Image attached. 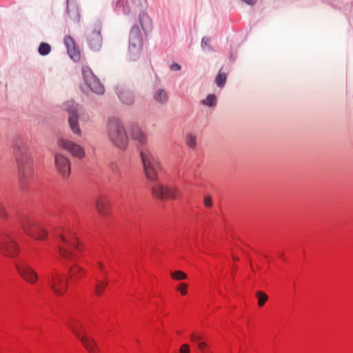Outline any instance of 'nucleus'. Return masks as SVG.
I'll return each mask as SVG.
<instances>
[{"instance_id": "1", "label": "nucleus", "mask_w": 353, "mask_h": 353, "mask_svg": "<svg viewBox=\"0 0 353 353\" xmlns=\"http://www.w3.org/2000/svg\"><path fill=\"white\" fill-rule=\"evenodd\" d=\"M132 139L137 141L144 172L148 179L154 182L152 192L157 199H176L181 196V190L165 184L163 179V168L156 156L153 147L148 143L146 134L138 126L132 128Z\"/></svg>"}, {"instance_id": "2", "label": "nucleus", "mask_w": 353, "mask_h": 353, "mask_svg": "<svg viewBox=\"0 0 353 353\" xmlns=\"http://www.w3.org/2000/svg\"><path fill=\"white\" fill-rule=\"evenodd\" d=\"M11 230L0 232V250L7 256L14 257L19 253V247L14 240L16 230L21 229L27 235L42 240L48 235L43 225L25 213L17 212Z\"/></svg>"}, {"instance_id": "3", "label": "nucleus", "mask_w": 353, "mask_h": 353, "mask_svg": "<svg viewBox=\"0 0 353 353\" xmlns=\"http://www.w3.org/2000/svg\"><path fill=\"white\" fill-rule=\"evenodd\" d=\"M13 154L17 164L19 183L22 188L33 179V161L28 151V141L21 135L12 141Z\"/></svg>"}, {"instance_id": "4", "label": "nucleus", "mask_w": 353, "mask_h": 353, "mask_svg": "<svg viewBox=\"0 0 353 353\" xmlns=\"http://www.w3.org/2000/svg\"><path fill=\"white\" fill-rule=\"evenodd\" d=\"M60 255L65 259L74 261L79 259L82 247L74 233L62 226L55 228L51 233Z\"/></svg>"}, {"instance_id": "5", "label": "nucleus", "mask_w": 353, "mask_h": 353, "mask_svg": "<svg viewBox=\"0 0 353 353\" xmlns=\"http://www.w3.org/2000/svg\"><path fill=\"white\" fill-rule=\"evenodd\" d=\"M146 0H127L113 1L112 6L114 12L123 13L125 15L132 14L137 12L139 14V21L145 33L152 30V23L148 13L143 10L145 7Z\"/></svg>"}, {"instance_id": "6", "label": "nucleus", "mask_w": 353, "mask_h": 353, "mask_svg": "<svg viewBox=\"0 0 353 353\" xmlns=\"http://www.w3.org/2000/svg\"><path fill=\"white\" fill-rule=\"evenodd\" d=\"M107 132L110 141L118 148L125 149L128 144V137L125 130L118 118L112 117L108 120Z\"/></svg>"}, {"instance_id": "7", "label": "nucleus", "mask_w": 353, "mask_h": 353, "mask_svg": "<svg viewBox=\"0 0 353 353\" xmlns=\"http://www.w3.org/2000/svg\"><path fill=\"white\" fill-rule=\"evenodd\" d=\"M67 285L68 278L65 276L54 273L44 276L37 290L40 292L50 288L56 294L61 295L65 292Z\"/></svg>"}, {"instance_id": "8", "label": "nucleus", "mask_w": 353, "mask_h": 353, "mask_svg": "<svg viewBox=\"0 0 353 353\" xmlns=\"http://www.w3.org/2000/svg\"><path fill=\"white\" fill-rule=\"evenodd\" d=\"M143 46L141 30L137 25H134L130 32L129 52L131 59L135 61L140 55Z\"/></svg>"}, {"instance_id": "9", "label": "nucleus", "mask_w": 353, "mask_h": 353, "mask_svg": "<svg viewBox=\"0 0 353 353\" xmlns=\"http://www.w3.org/2000/svg\"><path fill=\"white\" fill-rule=\"evenodd\" d=\"M83 79L89 89L98 94L104 92L103 85L99 79L94 75L90 67L84 65L81 70Z\"/></svg>"}, {"instance_id": "10", "label": "nucleus", "mask_w": 353, "mask_h": 353, "mask_svg": "<svg viewBox=\"0 0 353 353\" xmlns=\"http://www.w3.org/2000/svg\"><path fill=\"white\" fill-rule=\"evenodd\" d=\"M62 107L69 114L68 123L72 132L74 134L81 136V130L78 123L77 104L70 100L64 103Z\"/></svg>"}, {"instance_id": "11", "label": "nucleus", "mask_w": 353, "mask_h": 353, "mask_svg": "<svg viewBox=\"0 0 353 353\" xmlns=\"http://www.w3.org/2000/svg\"><path fill=\"white\" fill-rule=\"evenodd\" d=\"M58 145L60 148L69 152L74 157L81 159L85 155L84 148L82 146L67 138H59Z\"/></svg>"}, {"instance_id": "12", "label": "nucleus", "mask_w": 353, "mask_h": 353, "mask_svg": "<svg viewBox=\"0 0 353 353\" xmlns=\"http://www.w3.org/2000/svg\"><path fill=\"white\" fill-rule=\"evenodd\" d=\"M101 27L97 25L94 28L88 29L86 35V40L90 48L94 51H98L101 49L103 43V39L101 34Z\"/></svg>"}, {"instance_id": "13", "label": "nucleus", "mask_w": 353, "mask_h": 353, "mask_svg": "<svg viewBox=\"0 0 353 353\" xmlns=\"http://www.w3.org/2000/svg\"><path fill=\"white\" fill-rule=\"evenodd\" d=\"M15 267L19 273L30 283H35L38 279L37 273L23 259H19L15 262Z\"/></svg>"}, {"instance_id": "14", "label": "nucleus", "mask_w": 353, "mask_h": 353, "mask_svg": "<svg viewBox=\"0 0 353 353\" xmlns=\"http://www.w3.org/2000/svg\"><path fill=\"white\" fill-rule=\"evenodd\" d=\"M68 324L70 327V329L81 341L85 347L90 352L94 353L97 348V344L92 338L86 335H81L80 333H79V329L82 326L81 323H79L77 320H71L70 322H68Z\"/></svg>"}, {"instance_id": "15", "label": "nucleus", "mask_w": 353, "mask_h": 353, "mask_svg": "<svg viewBox=\"0 0 353 353\" xmlns=\"http://www.w3.org/2000/svg\"><path fill=\"white\" fill-rule=\"evenodd\" d=\"M55 164L59 173L63 177H68L70 174V161L69 159L61 154H55Z\"/></svg>"}, {"instance_id": "16", "label": "nucleus", "mask_w": 353, "mask_h": 353, "mask_svg": "<svg viewBox=\"0 0 353 353\" xmlns=\"http://www.w3.org/2000/svg\"><path fill=\"white\" fill-rule=\"evenodd\" d=\"M97 269L99 270V271L101 274V277L99 278L98 276H96L94 279V288L95 293L97 295H100L102 292L103 290L105 288L107 283L104 279V276L106 275V272L105 270V268L101 263H98L97 265Z\"/></svg>"}, {"instance_id": "17", "label": "nucleus", "mask_w": 353, "mask_h": 353, "mask_svg": "<svg viewBox=\"0 0 353 353\" xmlns=\"http://www.w3.org/2000/svg\"><path fill=\"white\" fill-rule=\"evenodd\" d=\"M64 43L67 47V51L70 58L74 61H79L80 59V52L76 47L73 39L70 36L65 37L64 38Z\"/></svg>"}, {"instance_id": "18", "label": "nucleus", "mask_w": 353, "mask_h": 353, "mask_svg": "<svg viewBox=\"0 0 353 353\" xmlns=\"http://www.w3.org/2000/svg\"><path fill=\"white\" fill-rule=\"evenodd\" d=\"M117 94L121 101L127 105H130L134 102V94L133 93L122 88H117L116 89Z\"/></svg>"}, {"instance_id": "19", "label": "nucleus", "mask_w": 353, "mask_h": 353, "mask_svg": "<svg viewBox=\"0 0 353 353\" xmlns=\"http://www.w3.org/2000/svg\"><path fill=\"white\" fill-rule=\"evenodd\" d=\"M67 12L70 17L74 21H79L80 14L78 6L74 2L67 0Z\"/></svg>"}, {"instance_id": "20", "label": "nucleus", "mask_w": 353, "mask_h": 353, "mask_svg": "<svg viewBox=\"0 0 353 353\" xmlns=\"http://www.w3.org/2000/svg\"><path fill=\"white\" fill-rule=\"evenodd\" d=\"M154 100L161 104H165L168 100V95L164 89L159 88L154 92Z\"/></svg>"}, {"instance_id": "21", "label": "nucleus", "mask_w": 353, "mask_h": 353, "mask_svg": "<svg viewBox=\"0 0 353 353\" xmlns=\"http://www.w3.org/2000/svg\"><path fill=\"white\" fill-rule=\"evenodd\" d=\"M69 274L71 280H75L81 278L84 274V271L79 265H73L70 268Z\"/></svg>"}, {"instance_id": "22", "label": "nucleus", "mask_w": 353, "mask_h": 353, "mask_svg": "<svg viewBox=\"0 0 353 353\" xmlns=\"http://www.w3.org/2000/svg\"><path fill=\"white\" fill-rule=\"evenodd\" d=\"M96 208L99 213L107 214L109 212L108 203L103 199H100L97 201Z\"/></svg>"}, {"instance_id": "23", "label": "nucleus", "mask_w": 353, "mask_h": 353, "mask_svg": "<svg viewBox=\"0 0 353 353\" xmlns=\"http://www.w3.org/2000/svg\"><path fill=\"white\" fill-rule=\"evenodd\" d=\"M111 170L112 173L119 179L124 178L126 174V171L120 168V166L117 163H112L111 165Z\"/></svg>"}, {"instance_id": "24", "label": "nucleus", "mask_w": 353, "mask_h": 353, "mask_svg": "<svg viewBox=\"0 0 353 353\" xmlns=\"http://www.w3.org/2000/svg\"><path fill=\"white\" fill-rule=\"evenodd\" d=\"M186 144L192 149H194L196 147V136L193 133H188L185 137Z\"/></svg>"}, {"instance_id": "25", "label": "nucleus", "mask_w": 353, "mask_h": 353, "mask_svg": "<svg viewBox=\"0 0 353 353\" xmlns=\"http://www.w3.org/2000/svg\"><path fill=\"white\" fill-rule=\"evenodd\" d=\"M192 341L194 343H197L198 347L201 352H205V350L206 348V344L203 341H201V337L199 335H192Z\"/></svg>"}, {"instance_id": "26", "label": "nucleus", "mask_w": 353, "mask_h": 353, "mask_svg": "<svg viewBox=\"0 0 353 353\" xmlns=\"http://www.w3.org/2000/svg\"><path fill=\"white\" fill-rule=\"evenodd\" d=\"M226 79V74L222 72L221 71H219V74H217L215 79V83L217 85V86L223 88L225 83Z\"/></svg>"}, {"instance_id": "27", "label": "nucleus", "mask_w": 353, "mask_h": 353, "mask_svg": "<svg viewBox=\"0 0 353 353\" xmlns=\"http://www.w3.org/2000/svg\"><path fill=\"white\" fill-rule=\"evenodd\" d=\"M51 50L50 46L47 43H41L38 48L39 53L42 56H46L50 53Z\"/></svg>"}, {"instance_id": "28", "label": "nucleus", "mask_w": 353, "mask_h": 353, "mask_svg": "<svg viewBox=\"0 0 353 353\" xmlns=\"http://www.w3.org/2000/svg\"><path fill=\"white\" fill-rule=\"evenodd\" d=\"M202 103L210 107L214 106L216 104V98L214 94H209L202 101Z\"/></svg>"}, {"instance_id": "29", "label": "nucleus", "mask_w": 353, "mask_h": 353, "mask_svg": "<svg viewBox=\"0 0 353 353\" xmlns=\"http://www.w3.org/2000/svg\"><path fill=\"white\" fill-rule=\"evenodd\" d=\"M256 296L258 299L259 306L262 307L265 304V301H267L268 296L262 292H258L256 293Z\"/></svg>"}, {"instance_id": "30", "label": "nucleus", "mask_w": 353, "mask_h": 353, "mask_svg": "<svg viewBox=\"0 0 353 353\" xmlns=\"http://www.w3.org/2000/svg\"><path fill=\"white\" fill-rule=\"evenodd\" d=\"M171 276H172V279H176V280H183V279H186V276H187L184 272H181V271H176L174 272H172L171 274Z\"/></svg>"}, {"instance_id": "31", "label": "nucleus", "mask_w": 353, "mask_h": 353, "mask_svg": "<svg viewBox=\"0 0 353 353\" xmlns=\"http://www.w3.org/2000/svg\"><path fill=\"white\" fill-rule=\"evenodd\" d=\"M210 42H211V39L210 37H204L203 39H202V41H201V47L202 48H205L206 47L208 48H210Z\"/></svg>"}, {"instance_id": "32", "label": "nucleus", "mask_w": 353, "mask_h": 353, "mask_svg": "<svg viewBox=\"0 0 353 353\" xmlns=\"http://www.w3.org/2000/svg\"><path fill=\"white\" fill-rule=\"evenodd\" d=\"M0 217L4 219H6L9 217L7 210L1 203H0Z\"/></svg>"}, {"instance_id": "33", "label": "nucleus", "mask_w": 353, "mask_h": 353, "mask_svg": "<svg viewBox=\"0 0 353 353\" xmlns=\"http://www.w3.org/2000/svg\"><path fill=\"white\" fill-rule=\"evenodd\" d=\"M186 288L187 285L185 283H181L178 286V290L181 293V294L185 295L186 294Z\"/></svg>"}, {"instance_id": "34", "label": "nucleus", "mask_w": 353, "mask_h": 353, "mask_svg": "<svg viewBox=\"0 0 353 353\" xmlns=\"http://www.w3.org/2000/svg\"><path fill=\"white\" fill-rule=\"evenodd\" d=\"M204 204L207 208L212 206V199L210 196H206L204 198Z\"/></svg>"}, {"instance_id": "35", "label": "nucleus", "mask_w": 353, "mask_h": 353, "mask_svg": "<svg viewBox=\"0 0 353 353\" xmlns=\"http://www.w3.org/2000/svg\"><path fill=\"white\" fill-rule=\"evenodd\" d=\"M181 353H189L190 352V348L189 346L186 344L183 345L180 349Z\"/></svg>"}, {"instance_id": "36", "label": "nucleus", "mask_w": 353, "mask_h": 353, "mask_svg": "<svg viewBox=\"0 0 353 353\" xmlns=\"http://www.w3.org/2000/svg\"><path fill=\"white\" fill-rule=\"evenodd\" d=\"M181 68V65L179 64H178V63H173L170 65V69L172 70L178 71V70H180Z\"/></svg>"}, {"instance_id": "37", "label": "nucleus", "mask_w": 353, "mask_h": 353, "mask_svg": "<svg viewBox=\"0 0 353 353\" xmlns=\"http://www.w3.org/2000/svg\"><path fill=\"white\" fill-rule=\"evenodd\" d=\"M241 1L249 6H254L257 1V0H241Z\"/></svg>"}]
</instances>
